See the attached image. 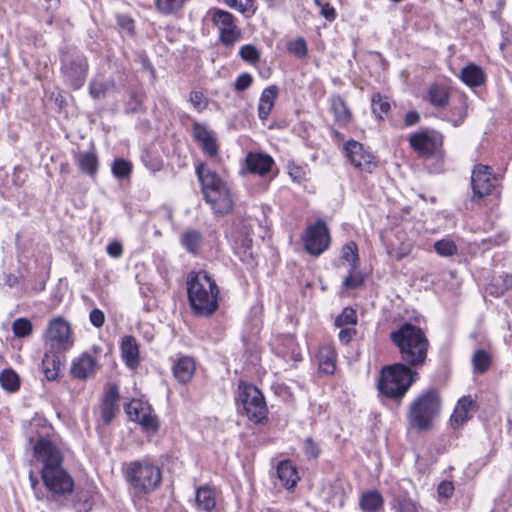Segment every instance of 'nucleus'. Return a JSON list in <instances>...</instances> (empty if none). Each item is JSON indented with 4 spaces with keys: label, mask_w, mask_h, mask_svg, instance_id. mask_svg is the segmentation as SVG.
<instances>
[{
    "label": "nucleus",
    "mask_w": 512,
    "mask_h": 512,
    "mask_svg": "<svg viewBox=\"0 0 512 512\" xmlns=\"http://www.w3.org/2000/svg\"><path fill=\"white\" fill-rule=\"evenodd\" d=\"M390 339L398 348L401 363L410 368L425 364L430 344L421 328L412 323H404L390 333Z\"/></svg>",
    "instance_id": "3"
},
{
    "label": "nucleus",
    "mask_w": 512,
    "mask_h": 512,
    "mask_svg": "<svg viewBox=\"0 0 512 512\" xmlns=\"http://www.w3.org/2000/svg\"><path fill=\"white\" fill-rule=\"evenodd\" d=\"M196 505L199 509L211 511L216 506L215 491L208 486H201L196 490Z\"/></svg>",
    "instance_id": "27"
},
{
    "label": "nucleus",
    "mask_w": 512,
    "mask_h": 512,
    "mask_svg": "<svg viewBox=\"0 0 512 512\" xmlns=\"http://www.w3.org/2000/svg\"><path fill=\"white\" fill-rule=\"evenodd\" d=\"M189 101L198 112H202L208 105L207 98L200 91H192Z\"/></svg>",
    "instance_id": "47"
},
{
    "label": "nucleus",
    "mask_w": 512,
    "mask_h": 512,
    "mask_svg": "<svg viewBox=\"0 0 512 512\" xmlns=\"http://www.w3.org/2000/svg\"><path fill=\"white\" fill-rule=\"evenodd\" d=\"M77 163L82 172L94 176L98 170V158L94 152H83L77 155Z\"/></svg>",
    "instance_id": "31"
},
{
    "label": "nucleus",
    "mask_w": 512,
    "mask_h": 512,
    "mask_svg": "<svg viewBox=\"0 0 512 512\" xmlns=\"http://www.w3.org/2000/svg\"><path fill=\"white\" fill-rule=\"evenodd\" d=\"M429 101L432 105L444 107L448 103L449 93L447 89L440 85H433L429 89Z\"/></svg>",
    "instance_id": "34"
},
{
    "label": "nucleus",
    "mask_w": 512,
    "mask_h": 512,
    "mask_svg": "<svg viewBox=\"0 0 512 512\" xmlns=\"http://www.w3.org/2000/svg\"><path fill=\"white\" fill-rule=\"evenodd\" d=\"M116 405L112 402L104 401L101 409L102 418L105 423H109L114 417Z\"/></svg>",
    "instance_id": "53"
},
{
    "label": "nucleus",
    "mask_w": 512,
    "mask_h": 512,
    "mask_svg": "<svg viewBox=\"0 0 512 512\" xmlns=\"http://www.w3.org/2000/svg\"><path fill=\"white\" fill-rule=\"evenodd\" d=\"M305 452L309 457L312 458L317 457L319 454V448L311 438H307L305 441Z\"/></svg>",
    "instance_id": "59"
},
{
    "label": "nucleus",
    "mask_w": 512,
    "mask_h": 512,
    "mask_svg": "<svg viewBox=\"0 0 512 512\" xmlns=\"http://www.w3.org/2000/svg\"><path fill=\"white\" fill-rule=\"evenodd\" d=\"M87 61L82 55L63 58L62 73L65 81L73 88L79 89L85 82L87 75Z\"/></svg>",
    "instance_id": "13"
},
{
    "label": "nucleus",
    "mask_w": 512,
    "mask_h": 512,
    "mask_svg": "<svg viewBox=\"0 0 512 512\" xmlns=\"http://www.w3.org/2000/svg\"><path fill=\"white\" fill-rule=\"evenodd\" d=\"M342 258L352 264V269L358 260L357 245L354 242L345 244L342 248Z\"/></svg>",
    "instance_id": "46"
},
{
    "label": "nucleus",
    "mask_w": 512,
    "mask_h": 512,
    "mask_svg": "<svg viewBox=\"0 0 512 512\" xmlns=\"http://www.w3.org/2000/svg\"><path fill=\"white\" fill-rule=\"evenodd\" d=\"M336 351L331 345L321 346L317 353L319 370L325 374H333L336 369Z\"/></svg>",
    "instance_id": "25"
},
{
    "label": "nucleus",
    "mask_w": 512,
    "mask_h": 512,
    "mask_svg": "<svg viewBox=\"0 0 512 512\" xmlns=\"http://www.w3.org/2000/svg\"><path fill=\"white\" fill-rule=\"evenodd\" d=\"M383 506V497L376 490H370L362 494L360 507L364 512H376Z\"/></svg>",
    "instance_id": "30"
},
{
    "label": "nucleus",
    "mask_w": 512,
    "mask_h": 512,
    "mask_svg": "<svg viewBox=\"0 0 512 512\" xmlns=\"http://www.w3.org/2000/svg\"><path fill=\"white\" fill-rule=\"evenodd\" d=\"M12 331L18 338L28 337L32 333V323L27 318H17L12 323Z\"/></svg>",
    "instance_id": "37"
},
{
    "label": "nucleus",
    "mask_w": 512,
    "mask_h": 512,
    "mask_svg": "<svg viewBox=\"0 0 512 512\" xmlns=\"http://www.w3.org/2000/svg\"><path fill=\"white\" fill-rule=\"evenodd\" d=\"M126 412L132 421L138 422L145 430L156 431L157 419L151 413L150 407L140 400H132L126 407Z\"/></svg>",
    "instance_id": "16"
},
{
    "label": "nucleus",
    "mask_w": 512,
    "mask_h": 512,
    "mask_svg": "<svg viewBox=\"0 0 512 512\" xmlns=\"http://www.w3.org/2000/svg\"><path fill=\"white\" fill-rule=\"evenodd\" d=\"M330 102L331 110L334 113L335 120L339 124H347L351 119V112L345 101L339 95H334L331 97Z\"/></svg>",
    "instance_id": "29"
},
{
    "label": "nucleus",
    "mask_w": 512,
    "mask_h": 512,
    "mask_svg": "<svg viewBox=\"0 0 512 512\" xmlns=\"http://www.w3.org/2000/svg\"><path fill=\"white\" fill-rule=\"evenodd\" d=\"M196 174L204 199L213 211L222 215L231 212L234 201L228 184L204 163L196 166Z\"/></svg>",
    "instance_id": "4"
},
{
    "label": "nucleus",
    "mask_w": 512,
    "mask_h": 512,
    "mask_svg": "<svg viewBox=\"0 0 512 512\" xmlns=\"http://www.w3.org/2000/svg\"><path fill=\"white\" fill-rule=\"evenodd\" d=\"M60 354H63V352H51L50 349H48L44 354L42 369L46 379L49 381L57 379L63 366Z\"/></svg>",
    "instance_id": "23"
},
{
    "label": "nucleus",
    "mask_w": 512,
    "mask_h": 512,
    "mask_svg": "<svg viewBox=\"0 0 512 512\" xmlns=\"http://www.w3.org/2000/svg\"><path fill=\"white\" fill-rule=\"evenodd\" d=\"M96 368V359L88 353H82L72 361L70 373L74 378L85 380L94 375Z\"/></svg>",
    "instance_id": "18"
},
{
    "label": "nucleus",
    "mask_w": 512,
    "mask_h": 512,
    "mask_svg": "<svg viewBox=\"0 0 512 512\" xmlns=\"http://www.w3.org/2000/svg\"><path fill=\"white\" fill-rule=\"evenodd\" d=\"M112 173L118 179L128 178L132 172V165L129 161L119 158L112 164Z\"/></svg>",
    "instance_id": "39"
},
{
    "label": "nucleus",
    "mask_w": 512,
    "mask_h": 512,
    "mask_svg": "<svg viewBox=\"0 0 512 512\" xmlns=\"http://www.w3.org/2000/svg\"><path fill=\"white\" fill-rule=\"evenodd\" d=\"M305 250L312 256L321 255L330 244V235L326 223L317 220L306 228L302 237Z\"/></svg>",
    "instance_id": "12"
},
{
    "label": "nucleus",
    "mask_w": 512,
    "mask_h": 512,
    "mask_svg": "<svg viewBox=\"0 0 512 512\" xmlns=\"http://www.w3.org/2000/svg\"><path fill=\"white\" fill-rule=\"evenodd\" d=\"M434 249L442 257L453 256L457 252V246L451 239H441L435 242Z\"/></svg>",
    "instance_id": "40"
},
{
    "label": "nucleus",
    "mask_w": 512,
    "mask_h": 512,
    "mask_svg": "<svg viewBox=\"0 0 512 512\" xmlns=\"http://www.w3.org/2000/svg\"><path fill=\"white\" fill-rule=\"evenodd\" d=\"M105 85L101 82L93 81L90 84V95L94 99H100L105 95Z\"/></svg>",
    "instance_id": "54"
},
{
    "label": "nucleus",
    "mask_w": 512,
    "mask_h": 512,
    "mask_svg": "<svg viewBox=\"0 0 512 512\" xmlns=\"http://www.w3.org/2000/svg\"><path fill=\"white\" fill-rule=\"evenodd\" d=\"M239 55L244 61L250 64H255L260 58L259 51L251 44L243 45L239 50Z\"/></svg>",
    "instance_id": "44"
},
{
    "label": "nucleus",
    "mask_w": 512,
    "mask_h": 512,
    "mask_svg": "<svg viewBox=\"0 0 512 512\" xmlns=\"http://www.w3.org/2000/svg\"><path fill=\"white\" fill-rule=\"evenodd\" d=\"M289 175L293 179V181L301 182L304 179L305 172L299 166L290 165L289 166Z\"/></svg>",
    "instance_id": "57"
},
{
    "label": "nucleus",
    "mask_w": 512,
    "mask_h": 512,
    "mask_svg": "<svg viewBox=\"0 0 512 512\" xmlns=\"http://www.w3.org/2000/svg\"><path fill=\"white\" fill-rule=\"evenodd\" d=\"M1 386L10 392L16 391L19 388V376L12 369H5L0 373Z\"/></svg>",
    "instance_id": "35"
},
{
    "label": "nucleus",
    "mask_w": 512,
    "mask_h": 512,
    "mask_svg": "<svg viewBox=\"0 0 512 512\" xmlns=\"http://www.w3.org/2000/svg\"><path fill=\"white\" fill-rule=\"evenodd\" d=\"M416 375L417 373L403 363L386 366L381 371L379 391L392 399L402 398L415 381Z\"/></svg>",
    "instance_id": "6"
},
{
    "label": "nucleus",
    "mask_w": 512,
    "mask_h": 512,
    "mask_svg": "<svg viewBox=\"0 0 512 512\" xmlns=\"http://www.w3.org/2000/svg\"><path fill=\"white\" fill-rule=\"evenodd\" d=\"M454 485L450 481H442L437 487V494L439 499H449L454 493Z\"/></svg>",
    "instance_id": "48"
},
{
    "label": "nucleus",
    "mask_w": 512,
    "mask_h": 512,
    "mask_svg": "<svg viewBox=\"0 0 512 512\" xmlns=\"http://www.w3.org/2000/svg\"><path fill=\"white\" fill-rule=\"evenodd\" d=\"M321 8V11H320V14L328 21H333L335 18H336V11L335 9L330 6L328 3L327 4H322V6H320Z\"/></svg>",
    "instance_id": "58"
},
{
    "label": "nucleus",
    "mask_w": 512,
    "mask_h": 512,
    "mask_svg": "<svg viewBox=\"0 0 512 512\" xmlns=\"http://www.w3.org/2000/svg\"><path fill=\"white\" fill-rule=\"evenodd\" d=\"M89 320L94 327L100 328L105 322V315L102 310L94 308L90 311Z\"/></svg>",
    "instance_id": "51"
},
{
    "label": "nucleus",
    "mask_w": 512,
    "mask_h": 512,
    "mask_svg": "<svg viewBox=\"0 0 512 512\" xmlns=\"http://www.w3.org/2000/svg\"><path fill=\"white\" fill-rule=\"evenodd\" d=\"M363 280L360 276L353 275L352 272L344 279V286L348 289L357 288L362 284Z\"/></svg>",
    "instance_id": "55"
},
{
    "label": "nucleus",
    "mask_w": 512,
    "mask_h": 512,
    "mask_svg": "<svg viewBox=\"0 0 512 512\" xmlns=\"http://www.w3.org/2000/svg\"><path fill=\"white\" fill-rule=\"evenodd\" d=\"M344 149L347 158L355 168L371 173L377 167L375 156L367 151L361 143L349 140L344 145Z\"/></svg>",
    "instance_id": "15"
},
{
    "label": "nucleus",
    "mask_w": 512,
    "mask_h": 512,
    "mask_svg": "<svg viewBox=\"0 0 512 512\" xmlns=\"http://www.w3.org/2000/svg\"><path fill=\"white\" fill-rule=\"evenodd\" d=\"M124 476L136 495L151 493L162 480L159 466L146 459L127 463L124 467Z\"/></svg>",
    "instance_id": "5"
},
{
    "label": "nucleus",
    "mask_w": 512,
    "mask_h": 512,
    "mask_svg": "<svg viewBox=\"0 0 512 512\" xmlns=\"http://www.w3.org/2000/svg\"><path fill=\"white\" fill-rule=\"evenodd\" d=\"M106 251L109 256L119 258L123 253V247L119 242H111L107 245Z\"/></svg>",
    "instance_id": "56"
},
{
    "label": "nucleus",
    "mask_w": 512,
    "mask_h": 512,
    "mask_svg": "<svg viewBox=\"0 0 512 512\" xmlns=\"http://www.w3.org/2000/svg\"><path fill=\"white\" fill-rule=\"evenodd\" d=\"M440 398L435 390H429L419 395L411 404L409 423L418 430H427L433 419L439 414Z\"/></svg>",
    "instance_id": "7"
},
{
    "label": "nucleus",
    "mask_w": 512,
    "mask_h": 512,
    "mask_svg": "<svg viewBox=\"0 0 512 512\" xmlns=\"http://www.w3.org/2000/svg\"><path fill=\"white\" fill-rule=\"evenodd\" d=\"M396 512H421L422 507L409 498H399L394 505Z\"/></svg>",
    "instance_id": "42"
},
{
    "label": "nucleus",
    "mask_w": 512,
    "mask_h": 512,
    "mask_svg": "<svg viewBox=\"0 0 512 512\" xmlns=\"http://www.w3.org/2000/svg\"><path fill=\"white\" fill-rule=\"evenodd\" d=\"M340 329L338 337L342 344H348L356 335L354 326L338 327Z\"/></svg>",
    "instance_id": "50"
},
{
    "label": "nucleus",
    "mask_w": 512,
    "mask_h": 512,
    "mask_svg": "<svg viewBox=\"0 0 512 512\" xmlns=\"http://www.w3.org/2000/svg\"><path fill=\"white\" fill-rule=\"evenodd\" d=\"M471 362L474 372L483 374L490 368L492 356L487 350L479 349L474 352Z\"/></svg>",
    "instance_id": "32"
},
{
    "label": "nucleus",
    "mask_w": 512,
    "mask_h": 512,
    "mask_svg": "<svg viewBox=\"0 0 512 512\" xmlns=\"http://www.w3.org/2000/svg\"><path fill=\"white\" fill-rule=\"evenodd\" d=\"M229 7L249 16L257 11L256 0H224Z\"/></svg>",
    "instance_id": "36"
},
{
    "label": "nucleus",
    "mask_w": 512,
    "mask_h": 512,
    "mask_svg": "<svg viewBox=\"0 0 512 512\" xmlns=\"http://www.w3.org/2000/svg\"><path fill=\"white\" fill-rule=\"evenodd\" d=\"M185 0H156L157 9L163 14H171L179 10Z\"/></svg>",
    "instance_id": "43"
},
{
    "label": "nucleus",
    "mask_w": 512,
    "mask_h": 512,
    "mask_svg": "<svg viewBox=\"0 0 512 512\" xmlns=\"http://www.w3.org/2000/svg\"><path fill=\"white\" fill-rule=\"evenodd\" d=\"M44 341L51 352H67L74 345L69 322L63 317H55L48 322Z\"/></svg>",
    "instance_id": "9"
},
{
    "label": "nucleus",
    "mask_w": 512,
    "mask_h": 512,
    "mask_svg": "<svg viewBox=\"0 0 512 512\" xmlns=\"http://www.w3.org/2000/svg\"><path fill=\"white\" fill-rule=\"evenodd\" d=\"M196 370V363L192 357H180L173 365L172 372L174 378L180 384H187L192 379Z\"/></svg>",
    "instance_id": "22"
},
{
    "label": "nucleus",
    "mask_w": 512,
    "mask_h": 512,
    "mask_svg": "<svg viewBox=\"0 0 512 512\" xmlns=\"http://www.w3.org/2000/svg\"><path fill=\"white\" fill-rule=\"evenodd\" d=\"M250 243H251V239H245V241H244L245 249L243 251V254L240 256L242 261H246L248 258H251V256H252V252L250 251Z\"/></svg>",
    "instance_id": "64"
},
{
    "label": "nucleus",
    "mask_w": 512,
    "mask_h": 512,
    "mask_svg": "<svg viewBox=\"0 0 512 512\" xmlns=\"http://www.w3.org/2000/svg\"><path fill=\"white\" fill-rule=\"evenodd\" d=\"M277 477L287 489L293 488L299 480L298 472L289 460L279 462L277 465Z\"/></svg>",
    "instance_id": "26"
},
{
    "label": "nucleus",
    "mask_w": 512,
    "mask_h": 512,
    "mask_svg": "<svg viewBox=\"0 0 512 512\" xmlns=\"http://www.w3.org/2000/svg\"><path fill=\"white\" fill-rule=\"evenodd\" d=\"M461 79L466 85L476 87L484 83L485 76L480 67L469 64L461 70Z\"/></svg>",
    "instance_id": "28"
},
{
    "label": "nucleus",
    "mask_w": 512,
    "mask_h": 512,
    "mask_svg": "<svg viewBox=\"0 0 512 512\" xmlns=\"http://www.w3.org/2000/svg\"><path fill=\"white\" fill-rule=\"evenodd\" d=\"M245 162L249 172L262 176L267 174L274 164V160L271 156L257 152H249Z\"/></svg>",
    "instance_id": "20"
},
{
    "label": "nucleus",
    "mask_w": 512,
    "mask_h": 512,
    "mask_svg": "<svg viewBox=\"0 0 512 512\" xmlns=\"http://www.w3.org/2000/svg\"><path fill=\"white\" fill-rule=\"evenodd\" d=\"M411 252V246L410 244H402L398 248H392L389 251V254L392 258H394L397 261L402 260L404 257L408 256Z\"/></svg>",
    "instance_id": "52"
},
{
    "label": "nucleus",
    "mask_w": 512,
    "mask_h": 512,
    "mask_svg": "<svg viewBox=\"0 0 512 512\" xmlns=\"http://www.w3.org/2000/svg\"><path fill=\"white\" fill-rule=\"evenodd\" d=\"M278 92L276 85H271L262 91L258 104V117L261 120L268 119L278 97Z\"/></svg>",
    "instance_id": "24"
},
{
    "label": "nucleus",
    "mask_w": 512,
    "mask_h": 512,
    "mask_svg": "<svg viewBox=\"0 0 512 512\" xmlns=\"http://www.w3.org/2000/svg\"><path fill=\"white\" fill-rule=\"evenodd\" d=\"M118 24L122 29L126 30L129 34L133 33L134 30V22L131 18L127 16L118 17Z\"/></svg>",
    "instance_id": "60"
},
{
    "label": "nucleus",
    "mask_w": 512,
    "mask_h": 512,
    "mask_svg": "<svg viewBox=\"0 0 512 512\" xmlns=\"http://www.w3.org/2000/svg\"><path fill=\"white\" fill-rule=\"evenodd\" d=\"M117 398H118L117 388L112 387L106 393L104 401H109V402H112L114 405H116Z\"/></svg>",
    "instance_id": "63"
},
{
    "label": "nucleus",
    "mask_w": 512,
    "mask_h": 512,
    "mask_svg": "<svg viewBox=\"0 0 512 512\" xmlns=\"http://www.w3.org/2000/svg\"><path fill=\"white\" fill-rule=\"evenodd\" d=\"M411 148L421 157L438 154L443 146V135L434 130H424L409 136Z\"/></svg>",
    "instance_id": "11"
},
{
    "label": "nucleus",
    "mask_w": 512,
    "mask_h": 512,
    "mask_svg": "<svg viewBox=\"0 0 512 512\" xmlns=\"http://www.w3.org/2000/svg\"><path fill=\"white\" fill-rule=\"evenodd\" d=\"M208 15L219 32V39L222 44L233 46L241 38V31L233 14L219 8H213L209 10Z\"/></svg>",
    "instance_id": "10"
},
{
    "label": "nucleus",
    "mask_w": 512,
    "mask_h": 512,
    "mask_svg": "<svg viewBox=\"0 0 512 512\" xmlns=\"http://www.w3.org/2000/svg\"><path fill=\"white\" fill-rule=\"evenodd\" d=\"M186 289L190 308L196 316L209 317L217 311L220 290L206 271L190 272Z\"/></svg>",
    "instance_id": "2"
},
{
    "label": "nucleus",
    "mask_w": 512,
    "mask_h": 512,
    "mask_svg": "<svg viewBox=\"0 0 512 512\" xmlns=\"http://www.w3.org/2000/svg\"><path fill=\"white\" fill-rule=\"evenodd\" d=\"M121 357L126 366L132 370L136 369L140 363L139 345L135 337L126 335L120 343Z\"/></svg>",
    "instance_id": "19"
},
{
    "label": "nucleus",
    "mask_w": 512,
    "mask_h": 512,
    "mask_svg": "<svg viewBox=\"0 0 512 512\" xmlns=\"http://www.w3.org/2000/svg\"><path fill=\"white\" fill-rule=\"evenodd\" d=\"M253 82V77L249 73H242L240 74L235 83L234 88L238 92H242L246 89H248Z\"/></svg>",
    "instance_id": "49"
},
{
    "label": "nucleus",
    "mask_w": 512,
    "mask_h": 512,
    "mask_svg": "<svg viewBox=\"0 0 512 512\" xmlns=\"http://www.w3.org/2000/svg\"><path fill=\"white\" fill-rule=\"evenodd\" d=\"M419 114L416 111H410L405 115L406 126H413L419 122Z\"/></svg>",
    "instance_id": "62"
},
{
    "label": "nucleus",
    "mask_w": 512,
    "mask_h": 512,
    "mask_svg": "<svg viewBox=\"0 0 512 512\" xmlns=\"http://www.w3.org/2000/svg\"><path fill=\"white\" fill-rule=\"evenodd\" d=\"M356 324V311L350 307L344 308L343 311L335 319L336 327L355 326Z\"/></svg>",
    "instance_id": "38"
},
{
    "label": "nucleus",
    "mask_w": 512,
    "mask_h": 512,
    "mask_svg": "<svg viewBox=\"0 0 512 512\" xmlns=\"http://www.w3.org/2000/svg\"><path fill=\"white\" fill-rule=\"evenodd\" d=\"M238 401L250 421L260 423L267 417L264 396L256 386L241 382L238 386Z\"/></svg>",
    "instance_id": "8"
},
{
    "label": "nucleus",
    "mask_w": 512,
    "mask_h": 512,
    "mask_svg": "<svg viewBox=\"0 0 512 512\" xmlns=\"http://www.w3.org/2000/svg\"><path fill=\"white\" fill-rule=\"evenodd\" d=\"M202 235L197 230H187L181 235V244L190 253H196L200 248Z\"/></svg>",
    "instance_id": "33"
},
{
    "label": "nucleus",
    "mask_w": 512,
    "mask_h": 512,
    "mask_svg": "<svg viewBox=\"0 0 512 512\" xmlns=\"http://www.w3.org/2000/svg\"><path fill=\"white\" fill-rule=\"evenodd\" d=\"M495 177L492 168L477 164L471 174L472 201L488 196L494 188Z\"/></svg>",
    "instance_id": "14"
},
{
    "label": "nucleus",
    "mask_w": 512,
    "mask_h": 512,
    "mask_svg": "<svg viewBox=\"0 0 512 512\" xmlns=\"http://www.w3.org/2000/svg\"><path fill=\"white\" fill-rule=\"evenodd\" d=\"M287 49L290 53L298 58H304L307 55L308 49L306 42L303 38H297L287 44Z\"/></svg>",
    "instance_id": "45"
},
{
    "label": "nucleus",
    "mask_w": 512,
    "mask_h": 512,
    "mask_svg": "<svg viewBox=\"0 0 512 512\" xmlns=\"http://www.w3.org/2000/svg\"><path fill=\"white\" fill-rule=\"evenodd\" d=\"M192 133L204 154L210 158H216L219 154V144L215 132L209 130L202 123H194Z\"/></svg>",
    "instance_id": "17"
},
{
    "label": "nucleus",
    "mask_w": 512,
    "mask_h": 512,
    "mask_svg": "<svg viewBox=\"0 0 512 512\" xmlns=\"http://www.w3.org/2000/svg\"><path fill=\"white\" fill-rule=\"evenodd\" d=\"M390 110L389 102L379 93L372 96V111L378 118H383Z\"/></svg>",
    "instance_id": "41"
},
{
    "label": "nucleus",
    "mask_w": 512,
    "mask_h": 512,
    "mask_svg": "<svg viewBox=\"0 0 512 512\" xmlns=\"http://www.w3.org/2000/svg\"><path fill=\"white\" fill-rule=\"evenodd\" d=\"M475 411V402L470 396H464L459 399L454 412L451 416V423L454 427L462 426L470 420Z\"/></svg>",
    "instance_id": "21"
},
{
    "label": "nucleus",
    "mask_w": 512,
    "mask_h": 512,
    "mask_svg": "<svg viewBox=\"0 0 512 512\" xmlns=\"http://www.w3.org/2000/svg\"><path fill=\"white\" fill-rule=\"evenodd\" d=\"M34 458L41 464V478L46 488L58 495L73 491L74 481L63 468V455L60 449L50 440L39 438L34 447Z\"/></svg>",
    "instance_id": "1"
},
{
    "label": "nucleus",
    "mask_w": 512,
    "mask_h": 512,
    "mask_svg": "<svg viewBox=\"0 0 512 512\" xmlns=\"http://www.w3.org/2000/svg\"><path fill=\"white\" fill-rule=\"evenodd\" d=\"M508 239V236L505 233H498L492 237H489L485 242L492 246H500L504 244Z\"/></svg>",
    "instance_id": "61"
}]
</instances>
